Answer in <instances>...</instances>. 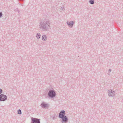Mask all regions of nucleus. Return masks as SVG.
Returning <instances> with one entry per match:
<instances>
[{"instance_id": "ddd939ff", "label": "nucleus", "mask_w": 123, "mask_h": 123, "mask_svg": "<svg viewBox=\"0 0 123 123\" xmlns=\"http://www.w3.org/2000/svg\"><path fill=\"white\" fill-rule=\"evenodd\" d=\"M18 113L19 115H21L22 114V112L20 109H19L18 111Z\"/></svg>"}, {"instance_id": "9b49d317", "label": "nucleus", "mask_w": 123, "mask_h": 123, "mask_svg": "<svg viewBox=\"0 0 123 123\" xmlns=\"http://www.w3.org/2000/svg\"><path fill=\"white\" fill-rule=\"evenodd\" d=\"M41 36L40 34V33H37V34L36 37L37 38L39 39L40 38Z\"/></svg>"}, {"instance_id": "2eb2a0df", "label": "nucleus", "mask_w": 123, "mask_h": 123, "mask_svg": "<svg viewBox=\"0 0 123 123\" xmlns=\"http://www.w3.org/2000/svg\"><path fill=\"white\" fill-rule=\"evenodd\" d=\"M3 92L1 88H0V95L1 94V93H2Z\"/></svg>"}, {"instance_id": "6ab92c4d", "label": "nucleus", "mask_w": 123, "mask_h": 123, "mask_svg": "<svg viewBox=\"0 0 123 123\" xmlns=\"http://www.w3.org/2000/svg\"><path fill=\"white\" fill-rule=\"evenodd\" d=\"M62 123H63V122H62Z\"/></svg>"}, {"instance_id": "f257e3e1", "label": "nucleus", "mask_w": 123, "mask_h": 123, "mask_svg": "<svg viewBox=\"0 0 123 123\" xmlns=\"http://www.w3.org/2000/svg\"><path fill=\"white\" fill-rule=\"evenodd\" d=\"M50 24L51 22L49 20L44 19L40 21L39 24V28L42 31H48L50 28Z\"/></svg>"}, {"instance_id": "a211bd4d", "label": "nucleus", "mask_w": 123, "mask_h": 123, "mask_svg": "<svg viewBox=\"0 0 123 123\" xmlns=\"http://www.w3.org/2000/svg\"><path fill=\"white\" fill-rule=\"evenodd\" d=\"M16 11H17V12H18V13H19V11L18 10V9L17 8L16 9V10H15Z\"/></svg>"}, {"instance_id": "f3484780", "label": "nucleus", "mask_w": 123, "mask_h": 123, "mask_svg": "<svg viewBox=\"0 0 123 123\" xmlns=\"http://www.w3.org/2000/svg\"><path fill=\"white\" fill-rule=\"evenodd\" d=\"M61 8L62 9V10H64L63 9L64 8V6H61Z\"/></svg>"}, {"instance_id": "1a4fd4ad", "label": "nucleus", "mask_w": 123, "mask_h": 123, "mask_svg": "<svg viewBox=\"0 0 123 123\" xmlns=\"http://www.w3.org/2000/svg\"><path fill=\"white\" fill-rule=\"evenodd\" d=\"M67 23L69 27L70 28H72L74 24V22L73 21H71L69 22L68 21L67 22Z\"/></svg>"}, {"instance_id": "0eeeda50", "label": "nucleus", "mask_w": 123, "mask_h": 123, "mask_svg": "<svg viewBox=\"0 0 123 123\" xmlns=\"http://www.w3.org/2000/svg\"><path fill=\"white\" fill-rule=\"evenodd\" d=\"M66 114V112L64 110H62L60 112L59 115L58 117L59 118L65 116Z\"/></svg>"}, {"instance_id": "f8f14e48", "label": "nucleus", "mask_w": 123, "mask_h": 123, "mask_svg": "<svg viewBox=\"0 0 123 123\" xmlns=\"http://www.w3.org/2000/svg\"><path fill=\"white\" fill-rule=\"evenodd\" d=\"M90 3L91 4H93L94 3V0H90L89 1Z\"/></svg>"}, {"instance_id": "9d476101", "label": "nucleus", "mask_w": 123, "mask_h": 123, "mask_svg": "<svg viewBox=\"0 0 123 123\" xmlns=\"http://www.w3.org/2000/svg\"><path fill=\"white\" fill-rule=\"evenodd\" d=\"M47 38L46 36L45 35H43L42 37V40L43 41H45L46 40Z\"/></svg>"}, {"instance_id": "39448f33", "label": "nucleus", "mask_w": 123, "mask_h": 123, "mask_svg": "<svg viewBox=\"0 0 123 123\" xmlns=\"http://www.w3.org/2000/svg\"><path fill=\"white\" fill-rule=\"evenodd\" d=\"M60 118L62 119V122L66 123H67L68 120V118L66 116L62 117Z\"/></svg>"}, {"instance_id": "6e6552de", "label": "nucleus", "mask_w": 123, "mask_h": 123, "mask_svg": "<svg viewBox=\"0 0 123 123\" xmlns=\"http://www.w3.org/2000/svg\"><path fill=\"white\" fill-rule=\"evenodd\" d=\"M40 106L42 108H46L48 107L49 106V105L45 103L44 102H43L41 104Z\"/></svg>"}, {"instance_id": "f03ea898", "label": "nucleus", "mask_w": 123, "mask_h": 123, "mask_svg": "<svg viewBox=\"0 0 123 123\" xmlns=\"http://www.w3.org/2000/svg\"><path fill=\"white\" fill-rule=\"evenodd\" d=\"M48 95L49 98H53L55 96L56 94L54 90H51L49 91L48 93Z\"/></svg>"}, {"instance_id": "4468645a", "label": "nucleus", "mask_w": 123, "mask_h": 123, "mask_svg": "<svg viewBox=\"0 0 123 123\" xmlns=\"http://www.w3.org/2000/svg\"><path fill=\"white\" fill-rule=\"evenodd\" d=\"M111 69H109V70H108V74L109 75H110V74L109 73L111 72Z\"/></svg>"}, {"instance_id": "7ed1b4c3", "label": "nucleus", "mask_w": 123, "mask_h": 123, "mask_svg": "<svg viewBox=\"0 0 123 123\" xmlns=\"http://www.w3.org/2000/svg\"><path fill=\"white\" fill-rule=\"evenodd\" d=\"M31 123H40V119L37 118L31 117Z\"/></svg>"}, {"instance_id": "423d86ee", "label": "nucleus", "mask_w": 123, "mask_h": 123, "mask_svg": "<svg viewBox=\"0 0 123 123\" xmlns=\"http://www.w3.org/2000/svg\"><path fill=\"white\" fill-rule=\"evenodd\" d=\"M108 95L109 96L113 97L114 96L115 94V92L112 90H110L108 91Z\"/></svg>"}, {"instance_id": "dca6fc26", "label": "nucleus", "mask_w": 123, "mask_h": 123, "mask_svg": "<svg viewBox=\"0 0 123 123\" xmlns=\"http://www.w3.org/2000/svg\"><path fill=\"white\" fill-rule=\"evenodd\" d=\"M3 15V14L2 12H0V18Z\"/></svg>"}, {"instance_id": "20e7f679", "label": "nucleus", "mask_w": 123, "mask_h": 123, "mask_svg": "<svg viewBox=\"0 0 123 123\" xmlns=\"http://www.w3.org/2000/svg\"><path fill=\"white\" fill-rule=\"evenodd\" d=\"M7 97L3 94L0 95V101H4L7 99Z\"/></svg>"}]
</instances>
